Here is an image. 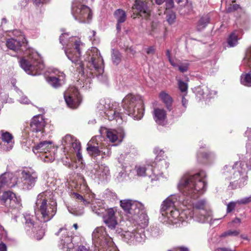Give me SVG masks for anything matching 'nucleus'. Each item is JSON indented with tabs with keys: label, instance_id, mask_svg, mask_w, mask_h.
<instances>
[{
	"label": "nucleus",
	"instance_id": "62",
	"mask_svg": "<svg viewBox=\"0 0 251 251\" xmlns=\"http://www.w3.org/2000/svg\"><path fill=\"white\" fill-rule=\"evenodd\" d=\"M146 52L148 54H153L155 53V49L153 46H150L146 50Z\"/></svg>",
	"mask_w": 251,
	"mask_h": 251
},
{
	"label": "nucleus",
	"instance_id": "34",
	"mask_svg": "<svg viewBox=\"0 0 251 251\" xmlns=\"http://www.w3.org/2000/svg\"><path fill=\"white\" fill-rule=\"evenodd\" d=\"M65 52L68 59L70 60L73 63L75 64L78 63L80 62L79 60L80 57L81 55H79L78 54H75L74 55L71 50H65Z\"/></svg>",
	"mask_w": 251,
	"mask_h": 251
},
{
	"label": "nucleus",
	"instance_id": "13",
	"mask_svg": "<svg viewBox=\"0 0 251 251\" xmlns=\"http://www.w3.org/2000/svg\"><path fill=\"white\" fill-rule=\"evenodd\" d=\"M102 217L105 225L111 230L115 229L118 223L114 209L112 208H107Z\"/></svg>",
	"mask_w": 251,
	"mask_h": 251
},
{
	"label": "nucleus",
	"instance_id": "23",
	"mask_svg": "<svg viewBox=\"0 0 251 251\" xmlns=\"http://www.w3.org/2000/svg\"><path fill=\"white\" fill-rule=\"evenodd\" d=\"M52 142L50 141H41L34 146L32 151L35 154H37L40 152H46L49 151V147L51 145Z\"/></svg>",
	"mask_w": 251,
	"mask_h": 251
},
{
	"label": "nucleus",
	"instance_id": "58",
	"mask_svg": "<svg viewBox=\"0 0 251 251\" xmlns=\"http://www.w3.org/2000/svg\"><path fill=\"white\" fill-rule=\"evenodd\" d=\"M147 169L144 167H140L137 170V174L139 176H144L145 175Z\"/></svg>",
	"mask_w": 251,
	"mask_h": 251
},
{
	"label": "nucleus",
	"instance_id": "18",
	"mask_svg": "<svg viewBox=\"0 0 251 251\" xmlns=\"http://www.w3.org/2000/svg\"><path fill=\"white\" fill-rule=\"evenodd\" d=\"M106 137L112 143L117 141L121 142L125 137V133L122 129L108 130L106 132Z\"/></svg>",
	"mask_w": 251,
	"mask_h": 251
},
{
	"label": "nucleus",
	"instance_id": "38",
	"mask_svg": "<svg viewBox=\"0 0 251 251\" xmlns=\"http://www.w3.org/2000/svg\"><path fill=\"white\" fill-rule=\"evenodd\" d=\"M207 91L208 88L207 87H205L203 88L199 87L197 89L196 96L200 99V100L202 98H205L208 96V94L207 93Z\"/></svg>",
	"mask_w": 251,
	"mask_h": 251
},
{
	"label": "nucleus",
	"instance_id": "8",
	"mask_svg": "<svg viewBox=\"0 0 251 251\" xmlns=\"http://www.w3.org/2000/svg\"><path fill=\"white\" fill-rule=\"evenodd\" d=\"M132 8L135 10L133 15L131 16L133 19H135L137 16H139L142 19H150L151 10L148 6V2L142 0H135Z\"/></svg>",
	"mask_w": 251,
	"mask_h": 251
},
{
	"label": "nucleus",
	"instance_id": "22",
	"mask_svg": "<svg viewBox=\"0 0 251 251\" xmlns=\"http://www.w3.org/2000/svg\"><path fill=\"white\" fill-rule=\"evenodd\" d=\"M245 134L248 137V142L246 144L247 156L246 157L248 159L249 157V162L247 163L246 165L248 170H251V128L247 130Z\"/></svg>",
	"mask_w": 251,
	"mask_h": 251
},
{
	"label": "nucleus",
	"instance_id": "29",
	"mask_svg": "<svg viewBox=\"0 0 251 251\" xmlns=\"http://www.w3.org/2000/svg\"><path fill=\"white\" fill-rule=\"evenodd\" d=\"M194 214H196L198 211L206 208V201L205 200H200L193 203Z\"/></svg>",
	"mask_w": 251,
	"mask_h": 251
},
{
	"label": "nucleus",
	"instance_id": "63",
	"mask_svg": "<svg viewBox=\"0 0 251 251\" xmlns=\"http://www.w3.org/2000/svg\"><path fill=\"white\" fill-rule=\"evenodd\" d=\"M72 195L74 196V197L76 199L78 200H80L82 201L83 200L84 198L83 197V196L81 195H80L78 193H75V192H74L73 194H72Z\"/></svg>",
	"mask_w": 251,
	"mask_h": 251
},
{
	"label": "nucleus",
	"instance_id": "16",
	"mask_svg": "<svg viewBox=\"0 0 251 251\" xmlns=\"http://www.w3.org/2000/svg\"><path fill=\"white\" fill-rule=\"evenodd\" d=\"M95 139L92 138L87 143L86 151L88 154L91 156L96 162V164L99 166L100 162L97 160V157L99 156L101 153L98 146V143H94Z\"/></svg>",
	"mask_w": 251,
	"mask_h": 251
},
{
	"label": "nucleus",
	"instance_id": "20",
	"mask_svg": "<svg viewBox=\"0 0 251 251\" xmlns=\"http://www.w3.org/2000/svg\"><path fill=\"white\" fill-rule=\"evenodd\" d=\"M153 119L158 125H164L167 118L166 111L163 109L155 108L153 110Z\"/></svg>",
	"mask_w": 251,
	"mask_h": 251
},
{
	"label": "nucleus",
	"instance_id": "4",
	"mask_svg": "<svg viewBox=\"0 0 251 251\" xmlns=\"http://www.w3.org/2000/svg\"><path fill=\"white\" fill-rule=\"evenodd\" d=\"M72 13L76 20L82 23H89L92 18L91 9L77 1L72 3Z\"/></svg>",
	"mask_w": 251,
	"mask_h": 251
},
{
	"label": "nucleus",
	"instance_id": "26",
	"mask_svg": "<svg viewBox=\"0 0 251 251\" xmlns=\"http://www.w3.org/2000/svg\"><path fill=\"white\" fill-rule=\"evenodd\" d=\"M210 17L208 15L203 16L201 17L197 24V30L201 31L204 29L207 25L210 23Z\"/></svg>",
	"mask_w": 251,
	"mask_h": 251
},
{
	"label": "nucleus",
	"instance_id": "55",
	"mask_svg": "<svg viewBox=\"0 0 251 251\" xmlns=\"http://www.w3.org/2000/svg\"><path fill=\"white\" fill-rule=\"evenodd\" d=\"M63 140L65 143L72 144L75 139L72 135L67 134L64 137Z\"/></svg>",
	"mask_w": 251,
	"mask_h": 251
},
{
	"label": "nucleus",
	"instance_id": "53",
	"mask_svg": "<svg viewBox=\"0 0 251 251\" xmlns=\"http://www.w3.org/2000/svg\"><path fill=\"white\" fill-rule=\"evenodd\" d=\"M72 145L75 151L81 150V144L77 139H75V141L72 143Z\"/></svg>",
	"mask_w": 251,
	"mask_h": 251
},
{
	"label": "nucleus",
	"instance_id": "54",
	"mask_svg": "<svg viewBox=\"0 0 251 251\" xmlns=\"http://www.w3.org/2000/svg\"><path fill=\"white\" fill-rule=\"evenodd\" d=\"M251 202V196L244 198L237 201V202L239 204H246Z\"/></svg>",
	"mask_w": 251,
	"mask_h": 251
},
{
	"label": "nucleus",
	"instance_id": "33",
	"mask_svg": "<svg viewBox=\"0 0 251 251\" xmlns=\"http://www.w3.org/2000/svg\"><path fill=\"white\" fill-rule=\"evenodd\" d=\"M199 219V221L203 223L207 219L209 216V212L206 208L198 211L196 214H194Z\"/></svg>",
	"mask_w": 251,
	"mask_h": 251
},
{
	"label": "nucleus",
	"instance_id": "25",
	"mask_svg": "<svg viewBox=\"0 0 251 251\" xmlns=\"http://www.w3.org/2000/svg\"><path fill=\"white\" fill-rule=\"evenodd\" d=\"M102 201H98L96 204H93L91 206L92 211L99 216H102L105 212L107 209L102 206Z\"/></svg>",
	"mask_w": 251,
	"mask_h": 251
},
{
	"label": "nucleus",
	"instance_id": "7",
	"mask_svg": "<svg viewBox=\"0 0 251 251\" xmlns=\"http://www.w3.org/2000/svg\"><path fill=\"white\" fill-rule=\"evenodd\" d=\"M0 204L7 207L17 208L22 205L21 199L13 192L5 191L0 192Z\"/></svg>",
	"mask_w": 251,
	"mask_h": 251
},
{
	"label": "nucleus",
	"instance_id": "46",
	"mask_svg": "<svg viewBox=\"0 0 251 251\" xmlns=\"http://www.w3.org/2000/svg\"><path fill=\"white\" fill-rule=\"evenodd\" d=\"M240 233V232L238 230H229L223 233L221 235V237H226L228 236H237Z\"/></svg>",
	"mask_w": 251,
	"mask_h": 251
},
{
	"label": "nucleus",
	"instance_id": "35",
	"mask_svg": "<svg viewBox=\"0 0 251 251\" xmlns=\"http://www.w3.org/2000/svg\"><path fill=\"white\" fill-rule=\"evenodd\" d=\"M111 57L113 63L118 65L121 61L122 55L118 50L113 49Z\"/></svg>",
	"mask_w": 251,
	"mask_h": 251
},
{
	"label": "nucleus",
	"instance_id": "45",
	"mask_svg": "<svg viewBox=\"0 0 251 251\" xmlns=\"http://www.w3.org/2000/svg\"><path fill=\"white\" fill-rule=\"evenodd\" d=\"M84 44L80 40L75 41L74 42V49L76 51V53L79 55L81 54V47L84 46Z\"/></svg>",
	"mask_w": 251,
	"mask_h": 251
},
{
	"label": "nucleus",
	"instance_id": "39",
	"mask_svg": "<svg viewBox=\"0 0 251 251\" xmlns=\"http://www.w3.org/2000/svg\"><path fill=\"white\" fill-rule=\"evenodd\" d=\"M241 82L242 84L248 87H251V75L248 73L244 77L241 76Z\"/></svg>",
	"mask_w": 251,
	"mask_h": 251
},
{
	"label": "nucleus",
	"instance_id": "49",
	"mask_svg": "<svg viewBox=\"0 0 251 251\" xmlns=\"http://www.w3.org/2000/svg\"><path fill=\"white\" fill-rule=\"evenodd\" d=\"M71 241V238L68 235L65 236L64 239L61 238L60 244L62 246V248L65 249L66 248V246H67Z\"/></svg>",
	"mask_w": 251,
	"mask_h": 251
},
{
	"label": "nucleus",
	"instance_id": "52",
	"mask_svg": "<svg viewBox=\"0 0 251 251\" xmlns=\"http://www.w3.org/2000/svg\"><path fill=\"white\" fill-rule=\"evenodd\" d=\"M238 203L236 201H230L227 205L226 212L229 213L231 212L235 208L236 204Z\"/></svg>",
	"mask_w": 251,
	"mask_h": 251
},
{
	"label": "nucleus",
	"instance_id": "44",
	"mask_svg": "<svg viewBox=\"0 0 251 251\" xmlns=\"http://www.w3.org/2000/svg\"><path fill=\"white\" fill-rule=\"evenodd\" d=\"M189 66L190 64L188 62V61L180 62L178 66V69L181 73H184L187 72Z\"/></svg>",
	"mask_w": 251,
	"mask_h": 251
},
{
	"label": "nucleus",
	"instance_id": "24",
	"mask_svg": "<svg viewBox=\"0 0 251 251\" xmlns=\"http://www.w3.org/2000/svg\"><path fill=\"white\" fill-rule=\"evenodd\" d=\"M159 98L165 104L166 108L169 111L173 109V99L171 96L164 91H162L159 94Z\"/></svg>",
	"mask_w": 251,
	"mask_h": 251
},
{
	"label": "nucleus",
	"instance_id": "11",
	"mask_svg": "<svg viewBox=\"0 0 251 251\" xmlns=\"http://www.w3.org/2000/svg\"><path fill=\"white\" fill-rule=\"evenodd\" d=\"M23 189L25 190L31 189L35 185L38 176L35 172L24 170L21 173Z\"/></svg>",
	"mask_w": 251,
	"mask_h": 251
},
{
	"label": "nucleus",
	"instance_id": "51",
	"mask_svg": "<svg viewBox=\"0 0 251 251\" xmlns=\"http://www.w3.org/2000/svg\"><path fill=\"white\" fill-rule=\"evenodd\" d=\"M69 211L71 213L76 216H81L84 213L83 208L77 210L75 208H72L71 209H69Z\"/></svg>",
	"mask_w": 251,
	"mask_h": 251
},
{
	"label": "nucleus",
	"instance_id": "32",
	"mask_svg": "<svg viewBox=\"0 0 251 251\" xmlns=\"http://www.w3.org/2000/svg\"><path fill=\"white\" fill-rule=\"evenodd\" d=\"M47 80L49 84L54 88H58L62 85L61 79L54 76H49Z\"/></svg>",
	"mask_w": 251,
	"mask_h": 251
},
{
	"label": "nucleus",
	"instance_id": "57",
	"mask_svg": "<svg viewBox=\"0 0 251 251\" xmlns=\"http://www.w3.org/2000/svg\"><path fill=\"white\" fill-rule=\"evenodd\" d=\"M123 49L126 52L130 53L132 55H134L136 53V50L132 48V47H129L128 46L126 47L124 46V47H123Z\"/></svg>",
	"mask_w": 251,
	"mask_h": 251
},
{
	"label": "nucleus",
	"instance_id": "61",
	"mask_svg": "<svg viewBox=\"0 0 251 251\" xmlns=\"http://www.w3.org/2000/svg\"><path fill=\"white\" fill-rule=\"evenodd\" d=\"M69 35L68 33H64L61 34V35L59 36V42L61 44L64 46L65 44V42H64V37L65 35ZM64 48V47H62V49H63Z\"/></svg>",
	"mask_w": 251,
	"mask_h": 251
},
{
	"label": "nucleus",
	"instance_id": "37",
	"mask_svg": "<svg viewBox=\"0 0 251 251\" xmlns=\"http://www.w3.org/2000/svg\"><path fill=\"white\" fill-rule=\"evenodd\" d=\"M0 133L1 140L4 142L10 143L13 139V136L12 134L7 131L1 130Z\"/></svg>",
	"mask_w": 251,
	"mask_h": 251
},
{
	"label": "nucleus",
	"instance_id": "6",
	"mask_svg": "<svg viewBox=\"0 0 251 251\" xmlns=\"http://www.w3.org/2000/svg\"><path fill=\"white\" fill-rule=\"evenodd\" d=\"M38 211L41 215V220L44 223L50 221L56 213L57 204L56 202L49 206L46 199L38 200L36 202Z\"/></svg>",
	"mask_w": 251,
	"mask_h": 251
},
{
	"label": "nucleus",
	"instance_id": "14",
	"mask_svg": "<svg viewBox=\"0 0 251 251\" xmlns=\"http://www.w3.org/2000/svg\"><path fill=\"white\" fill-rule=\"evenodd\" d=\"M17 183V178L12 173H4L0 176V189L5 186L14 187Z\"/></svg>",
	"mask_w": 251,
	"mask_h": 251
},
{
	"label": "nucleus",
	"instance_id": "43",
	"mask_svg": "<svg viewBox=\"0 0 251 251\" xmlns=\"http://www.w3.org/2000/svg\"><path fill=\"white\" fill-rule=\"evenodd\" d=\"M244 165L242 162H236L232 166L233 169H237L240 175H243L246 171L244 167Z\"/></svg>",
	"mask_w": 251,
	"mask_h": 251
},
{
	"label": "nucleus",
	"instance_id": "12",
	"mask_svg": "<svg viewBox=\"0 0 251 251\" xmlns=\"http://www.w3.org/2000/svg\"><path fill=\"white\" fill-rule=\"evenodd\" d=\"M27 44L28 41L25 37H23L21 40L14 38L8 39L6 42L7 47L16 52L19 50L22 52L26 51L28 49Z\"/></svg>",
	"mask_w": 251,
	"mask_h": 251
},
{
	"label": "nucleus",
	"instance_id": "28",
	"mask_svg": "<svg viewBox=\"0 0 251 251\" xmlns=\"http://www.w3.org/2000/svg\"><path fill=\"white\" fill-rule=\"evenodd\" d=\"M239 40L238 35L236 31H233L229 35L227 38V43L229 47H233L238 44Z\"/></svg>",
	"mask_w": 251,
	"mask_h": 251
},
{
	"label": "nucleus",
	"instance_id": "56",
	"mask_svg": "<svg viewBox=\"0 0 251 251\" xmlns=\"http://www.w3.org/2000/svg\"><path fill=\"white\" fill-rule=\"evenodd\" d=\"M79 66L77 68V71L78 73L81 75V76L84 75V65L82 63V61H80L78 63Z\"/></svg>",
	"mask_w": 251,
	"mask_h": 251
},
{
	"label": "nucleus",
	"instance_id": "21",
	"mask_svg": "<svg viewBox=\"0 0 251 251\" xmlns=\"http://www.w3.org/2000/svg\"><path fill=\"white\" fill-rule=\"evenodd\" d=\"M99 58L96 59L95 57H91L90 59H88V63L86 66L87 69L90 71L94 69L99 74L102 73L103 72V69L101 68L100 65L99 63Z\"/></svg>",
	"mask_w": 251,
	"mask_h": 251
},
{
	"label": "nucleus",
	"instance_id": "36",
	"mask_svg": "<svg viewBox=\"0 0 251 251\" xmlns=\"http://www.w3.org/2000/svg\"><path fill=\"white\" fill-rule=\"evenodd\" d=\"M153 152L156 155L155 162H158L164 159V151L163 150L159 149V147H155L153 150Z\"/></svg>",
	"mask_w": 251,
	"mask_h": 251
},
{
	"label": "nucleus",
	"instance_id": "10",
	"mask_svg": "<svg viewBox=\"0 0 251 251\" xmlns=\"http://www.w3.org/2000/svg\"><path fill=\"white\" fill-rule=\"evenodd\" d=\"M197 158L198 161L201 163L210 164L215 160V154L213 151L208 150L206 145L204 144L200 146L197 153Z\"/></svg>",
	"mask_w": 251,
	"mask_h": 251
},
{
	"label": "nucleus",
	"instance_id": "17",
	"mask_svg": "<svg viewBox=\"0 0 251 251\" xmlns=\"http://www.w3.org/2000/svg\"><path fill=\"white\" fill-rule=\"evenodd\" d=\"M176 201V199L170 196L163 201L160 208V212L163 216L168 215L169 212L175 206Z\"/></svg>",
	"mask_w": 251,
	"mask_h": 251
},
{
	"label": "nucleus",
	"instance_id": "31",
	"mask_svg": "<svg viewBox=\"0 0 251 251\" xmlns=\"http://www.w3.org/2000/svg\"><path fill=\"white\" fill-rule=\"evenodd\" d=\"M25 228L27 231L30 230V229H36V225L34 224V221L32 217L29 215L25 216Z\"/></svg>",
	"mask_w": 251,
	"mask_h": 251
},
{
	"label": "nucleus",
	"instance_id": "42",
	"mask_svg": "<svg viewBox=\"0 0 251 251\" xmlns=\"http://www.w3.org/2000/svg\"><path fill=\"white\" fill-rule=\"evenodd\" d=\"M151 235L153 237H157L159 236L161 233V230L157 226H152L151 227L148 231Z\"/></svg>",
	"mask_w": 251,
	"mask_h": 251
},
{
	"label": "nucleus",
	"instance_id": "9",
	"mask_svg": "<svg viewBox=\"0 0 251 251\" xmlns=\"http://www.w3.org/2000/svg\"><path fill=\"white\" fill-rule=\"evenodd\" d=\"M64 97L67 106L73 109L76 108L81 101L79 93L75 88H72L65 92Z\"/></svg>",
	"mask_w": 251,
	"mask_h": 251
},
{
	"label": "nucleus",
	"instance_id": "64",
	"mask_svg": "<svg viewBox=\"0 0 251 251\" xmlns=\"http://www.w3.org/2000/svg\"><path fill=\"white\" fill-rule=\"evenodd\" d=\"M122 113H121V112H118L117 111L115 110V114L114 115H113L114 116V120H118V119H121L122 120Z\"/></svg>",
	"mask_w": 251,
	"mask_h": 251
},
{
	"label": "nucleus",
	"instance_id": "50",
	"mask_svg": "<svg viewBox=\"0 0 251 251\" xmlns=\"http://www.w3.org/2000/svg\"><path fill=\"white\" fill-rule=\"evenodd\" d=\"M178 87L181 92H187L188 85L186 82H184L182 80H179L178 81Z\"/></svg>",
	"mask_w": 251,
	"mask_h": 251
},
{
	"label": "nucleus",
	"instance_id": "40",
	"mask_svg": "<svg viewBox=\"0 0 251 251\" xmlns=\"http://www.w3.org/2000/svg\"><path fill=\"white\" fill-rule=\"evenodd\" d=\"M124 238L126 242H128L129 240H131L133 238H136L137 239L139 236H140V234L138 233H133L130 232L129 231H125L123 234Z\"/></svg>",
	"mask_w": 251,
	"mask_h": 251
},
{
	"label": "nucleus",
	"instance_id": "15",
	"mask_svg": "<svg viewBox=\"0 0 251 251\" xmlns=\"http://www.w3.org/2000/svg\"><path fill=\"white\" fill-rule=\"evenodd\" d=\"M45 125V119L42 115L39 114L34 116L30 121V130L34 132L41 131L44 129Z\"/></svg>",
	"mask_w": 251,
	"mask_h": 251
},
{
	"label": "nucleus",
	"instance_id": "3",
	"mask_svg": "<svg viewBox=\"0 0 251 251\" xmlns=\"http://www.w3.org/2000/svg\"><path fill=\"white\" fill-rule=\"evenodd\" d=\"M122 106L126 113L135 120H140L144 115L143 100L140 96L127 94L122 100Z\"/></svg>",
	"mask_w": 251,
	"mask_h": 251
},
{
	"label": "nucleus",
	"instance_id": "60",
	"mask_svg": "<svg viewBox=\"0 0 251 251\" xmlns=\"http://www.w3.org/2000/svg\"><path fill=\"white\" fill-rule=\"evenodd\" d=\"M166 9H171L174 7V0H166Z\"/></svg>",
	"mask_w": 251,
	"mask_h": 251
},
{
	"label": "nucleus",
	"instance_id": "27",
	"mask_svg": "<svg viewBox=\"0 0 251 251\" xmlns=\"http://www.w3.org/2000/svg\"><path fill=\"white\" fill-rule=\"evenodd\" d=\"M114 15L119 23H124L126 19V12L122 9L116 10L114 13Z\"/></svg>",
	"mask_w": 251,
	"mask_h": 251
},
{
	"label": "nucleus",
	"instance_id": "5",
	"mask_svg": "<svg viewBox=\"0 0 251 251\" xmlns=\"http://www.w3.org/2000/svg\"><path fill=\"white\" fill-rule=\"evenodd\" d=\"M20 67L28 75H39L44 68V64L40 61L29 57V59L22 57L19 61Z\"/></svg>",
	"mask_w": 251,
	"mask_h": 251
},
{
	"label": "nucleus",
	"instance_id": "30",
	"mask_svg": "<svg viewBox=\"0 0 251 251\" xmlns=\"http://www.w3.org/2000/svg\"><path fill=\"white\" fill-rule=\"evenodd\" d=\"M32 230L33 232H35V238L37 240L42 239L45 233V227L41 225H39L37 226H36V229H32Z\"/></svg>",
	"mask_w": 251,
	"mask_h": 251
},
{
	"label": "nucleus",
	"instance_id": "1",
	"mask_svg": "<svg viewBox=\"0 0 251 251\" xmlns=\"http://www.w3.org/2000/svg\"><path fill=\"white\" fill-rule=\"evenodd\" d=\"M206 174L203 170L195 174L185 175L180 179L178 187L184 195L196 199L206 190Z\"/></svg>",
	"mask_w": 251,
	"mask_h": 251
},
{
	"label": "nucleus",
	"instance_id": "48",
	"mask_svg": "<svg viewBox=\"0 0 251 251\" xmlns=\"http://www.w3.org/2000/svg\"><path fill=\"white\" fill-rule=\"evenodd\" d=\"M241 8L240 5L237 4H230L226 7V11L227 13H231Z\"/></svg>",
	"mask_w": 251,
	"mask_h": 251
},
{
	"label": "nucleus",
	"instance_id": "19",
	"mask_svg": "<svg viewBox=\"0 0 251 251\" xmlns=\"http://www.w3.org/2000/svg\"><path fill=\"white\" fill-rule=\"evenodd\" d=\"M106 235V233L105 231V228L103 227L96 228L92 233L93 237L98 239L101 243L103 240L104 243H105L106 245V247H104V248L107 250V249L106 248L109 242L110 239H108L105 237Z\"/></svg>",
	"mask_w": 251,
	"mask_h": 251
},
{
	"label": "nucleus",
	"instance_id": "47",
	"mask_svg": "<svg viewBox=\"0 0 251 251\" xmlns=\"http://www.w3.org/2000/svg\"><path fill=\"white\" fill-rule=\"evenodd\" d=\"M179 216V212L178 210L176 209V208L174 207V208H172L168 213V215L167 216L169 218H173L174 219H177Z\"/></svg>",
	"mask_w": 251,
	"mask_h": 251
},
{
	"label": "nucleus",
	"instance_id": "59",
	"mask_svg": "<svg viewBox=\"0 0 251 251\" xmlns=\"http://www.w3.org/2000/svg\"><path fill=\"white\" fill-rule=\"evenodd\" d=\"M115 110H110L106 113L107 117L109 120L112 121L114 120V116H113L115 114Z\"/></svg>",
	"mask_w": 251,
	"mask_h": 251
},
{
	"label": "nucleus",
	"instance_id": "2",
	"mask_svg": "<svg viewBox=\"0 0 251 251\" xmlns=\"http://www.w3.org/2000/svg\"><path fill=\"white\" fill-rule=\"evenodd\" d=\"M120 205L128 217H131L143 226L149 224V217L145 210L143 204L130 200L120 201Z\"/></svg>",
	"mask_w": 251,
	"mask_h": 251
},
{
	"label": "nucleus",
	"instance_id": "41",
	"mask_svg": "<svg viewBox=\"0 0 251 251\" xmlns=\"http://www.w3.org/2000/svg\"><path fill=\"white\" fill-rule=\"evenodd\" d=\"M166 18L169 25H173L176 22V13L173 11H170L167 14Z\"/></svg>",
	"mask_w": 251,
	"mask_h": 251
}]
</instances>
